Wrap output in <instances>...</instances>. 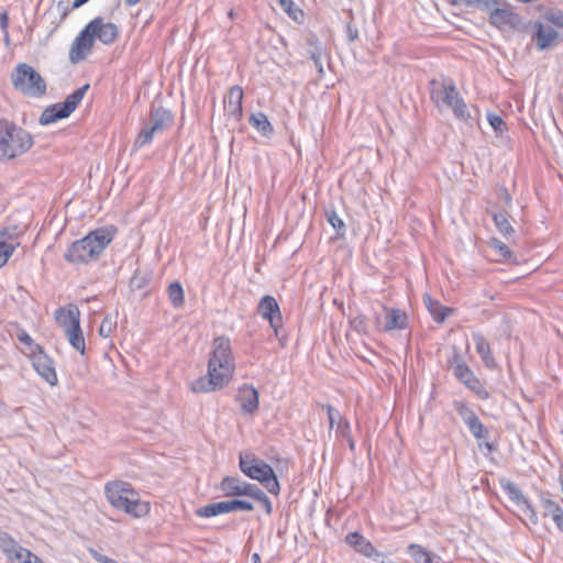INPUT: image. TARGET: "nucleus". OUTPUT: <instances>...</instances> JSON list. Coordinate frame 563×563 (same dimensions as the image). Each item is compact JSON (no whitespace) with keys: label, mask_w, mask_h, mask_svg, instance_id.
<instances>
[{"label":"nucleus","mask_w":563,"mask_h":563,"mask_svg":"<svg viewBox=\"0 0 563 563\" xmlns=\"http://www.w3.org/2000/svg\"><path fill=\"white\" fill-rule=\"evenodd\" d=\"M113 233L107 228L97 229L85 238L75 241L67 250L64 258L71 264L89 263L99 257L112 241Z\"/></svg>","instance_id":"f03ea898"},{"label":"nucleus","mask_w":563,"mask_h":563,"mask_svg":"<svg viewBox=\"0 0 563 563\" xmlns=\"http://www.w3.org/2000/svg\"><path fill=\"white\" fill-rule=\"evenodd\" d=\"M426 563H442L440 556H426Z\"/></svg>","instance_id":"e2e57ef3"},{"label":"nucleus","mask_w":563,"mask_h":563,"mask_svg":"<svg viewBox=\"0 0 563 563\" xmlns=\"http://www.w3.org/2000/svg\"><path fill=\"white\" fill-rule=\"evenodd\" d=\"M552 520L554 521L556 528L563 532V510L560 514H556Z\"/></svg>","instance_id":"052dcab7"},{"label":"nucleus","mask_w":563,"mask_h":563,"mask_svg":"<svg viewBox=\"0 0 563 563\" xmlns=\"http://www.w3.org/2000/svg\"><path fill=\"white\" fill-rule=\"evenodd\" d=\"M463 2L467 7H475L482 11H488L489 13L497 4H500V0H463Z\"/></svg>","instance_id":"ea45409f"},{"label":"nucleus","mask_w":563,"mask_h":563,"mask_svg":"<svg viewBox=\"0 0 563 563\" xmlns=\"http://www.w3.org/2000/svg\"><path fill=\"white\" fill-rule=\"evenodd\" d=\"M489 23L501 32H523L526 24L522 16L505 0H500L489 14Z\"/></svg>","instance_id":"0eeeda50"},{"label":"nucleus","mask_w":563,"mask_h":563,"mask_svg":"<svg viewBox=\"0 0 563 563\" xmlns=\"http://www.w3.org/2000/svg\"><path fill=\"white\" fill-rule=\"evenodd\" d=\"M139 2H140V0H125V4H126L128 7H133V5H135L136 3H139Z\"/></svg>","instance_id":"338daca9"},{"label":"nucleus","mask_w":563,"mask_h":563,"mask_svg":"<svg viewBox=\"0 0 563 563\" xmlns=\"http://www.w3.org/2000/svg\"><path fill=\"white\" fill-rule=\"evenodd\" d=\"M243 89L241 86H232L229 90L228 97L224 98V107L229 117L239 121L243 115Z\"/></svg>","instance_id":"aec40b11"},{"label":"nucleus","mask_w":563,"mask_h":563,"mask_svg":"<svg viewBox=\"0 0 563 563\" xmlns=\"http://www.w3.org/2000/svg\"><path fill=\"white\" fill-rule=\"evenodd\" d=\"M14 249V245L10 243L0 242V268L8 262Z\"/></svg>","instance_id":"8fccbe9b"},{"label":"nucleus","mask_w":563,"mask_h":563,"mask_svg":"<svg viewBox=\"0 0 563 563\" xmlns=\"http://www.w3.org/2000/svg\"><path fill=\"white\" fill-rule=\"evenodd\" d=\"M235 369L231 342L227 336H217L212 341V351L208 361V373L190 383L194 393H209L223 388L231 380Z\"/></svg>","instance_id":"f257e3e1"},{"label":"nucleus","mask_w":563,"mask_h":563,"mask_svg":"<svg viewBox=\"0 0 563 563\" xmlns=\"http://www.w3.org/2000/svg\"><path fill=\"white\" fill-rule=\"evenodd\" d=\"M537 47L540 51L553 47L559 42L558 31L550 24L544 22H536V33L532 36Z\"/></svg>","instance_id":"f3484780"},{"label":"nucleus","mask_w":563,"mask_h":563,"mask_svg":"<svg viewBox=\"0 0 563 563\" xmlns=\"http://www.w3.org/2000/svg\"><path fill=\"white\" fill-rule=\"evenodd\" d=\"M1 548L7 554L8 559L13 563H23L25 558L30 556V550L21 547L11 538L2 539Z\"/></svg>","instance_id":"b1692460"},{"label":"nucleus","mask_w":563,"mask_h":563,"mask_svg":"<svg viewBox=\"0 0 563 563\" xmlns=\"http://www.w3.org/2000/svg\"><path fill=\"white\" fill-rule=\"evenodd\" d=\"M283 10L294 21H300L303 18V11L295 5L292 0H278Z\"/></svg>","instance_id":"e433bc0d"},{"label":"nucleus","mask_w":563,"mask_h":563,"mask_svg":"<svg viewBox=\"0 0 563 563\" xmlns=\"http://www.w3.org/2000/svg\"><path fill=\"white\" fill-rule=\"evenodd\" d=\"M454 410L462 418L464 423L471 419L474 415H476L466 404L462 401H454L453 404Z\"/></svg>","instance_id":"de8ad7c7"},{"label":"nucleus","mask_w":563,"mask_h":563,"mask_svg":"<svg viewBox=\"0 0 563 563\" xmlns=\"http://www.w3.org/2000/svg\"><path fill=\"white\" fill-rule=\"evenodd\" d=\"M499 484L503 490L508 495L509 499L521 509L531 523L538 525L539 518L537 511L532 504L525 497L520 488L508 478H500Z\"/></svg>","instance_id":"9d476101"},{"label":"nucleus","mask_w":563,"mask_h":563,"mask_svg":"<svg viewBox=\"0 0 563 563\" xmlns=\"http://www.w3.org/2000/svg\"><path fill=\"white\" fill-rule=\"evenodd\" d=\"M490 246L493 247V250H495L497 252V254L505 258V260H510L512 257V252L510 251V249L505 244L503 243L501 241L497 240V239H493L490 241Z\"/></svg>","instance_id":"a18cd8bd"},{"label":"nucleus","mask_w":563,"mask_h":563,"mask_svg":"<svg viewBox=\"0 0 563 563\" xmlns=\"http://www.w3.org/2000/svg\"><path fill=\"white\" fill-rule=\"evenodd\" d=\"M263 460L257 459L253 453L242 452L239 456V467L241 472L244 474L247 467L256 466Z\"/></svg>","instance_id":"4c0bfd02"},{"label":"nucleus","mask_w":563,"mask_h":563,"mask_svg":"<svg viewBox=\"0 0 563 563\" xmlns=\"http://www.w3.org/2000/svg\"><path fill=\"white\" fill-rule=\"evenodd\" d=\"M252 560H253L254 563H258L261 561L260 554L258 553H254L252 555Z\"/></svg>","instance_id":"774afa93"},{"label":"nucleus","mask_w":563,"mask_h":563,"mask_svg":"<svg viewBox=\"0 0 563 563\" xmlns=\"http://www.w3.org/2000/svg\"><path fill=\"white\" fill-rule=\"evenodd\" d=\"M473 340L475 343L476 351L481 356L482 361L484 362V364L488 368H494L496 366V362L492 354L490 344L488 340L479 333L473 334Z\"/></svg>","instance_id":"a878e982"},{"label":"nucleus","mask_w":563,"mask_h":563,"mask_svg":"<svg viewBox=\"0 0 563 563\" xmlns=\"http://www.w3.org/2000/svg\"><path fill=\"white\" fill-rule=\"evenodd\" d=\"M493 220H494L496 228L504 236L507 238L514 233V228L511 227V224L508 220L507 212H505V211L494 212Z\"/></svg>","instance_id":"c756f323"},{"label":"nucleus","mask_w":563,"mask_h":563,"mask_svg":"<svg viewBox=\"0 0 563 563\" xmlns=\"http://www.w3.org/2000/svg\"><path fill=\"white\" fill-rule=\"evenodd\" d=\"M238 400L243 412L253 413L258 408V391L253 386L244 385L239 389Z\"/></svg>","instance_id":"4be33fe9"},{"label":"nucleus","mask_w":563,"mask_h":563,"mask_svg":"<svg viewBox=\"0 0 563 563\" xmlns=\"http://www.w3.org/2000/svg\"><path fill=\"white\" fill-rule=\"evenodd\" d=\"M89 0H74L73 2V8L74 9H77L81 5H84L85 3H87Z\"/></svg>","instance_id":"69168bd1"},{"label":"nucleus","mask_w":563,"mask_h":563,"mask_svg":"<svg viewBox=\"0 0 563 563\" xmlns=\"http://www.w3.org/2000/svg\"><path fill=\"white\" fill-rule=\"evenodd\" d=\"M167 294L175 308H180L184 305V289L180 283H172L167 288Z\"/></svg>","instance_id":"473e14b6"},{"label":"nucleus","mask_w":563,"mask_h":563,"mask_svg":"<svg viewBox=\"0 0 563 563\" xmlns=\"http://www.w3.org/2000/svg\"><path fill=\"white\" fill-rule=\"evenodd\" d=\"M92 556L99 562V563H118L117 561L106 556V555H102V554H99L98 552L96 551H92Z\"/></svg>","instance_id":"bf43d9fd"},{"label":"nucleus","mask_w":563,"mask_h":563,"mask_svg":"<svg viewBox=\"0 0 563 563\" xmlns=\"http://www.w3.org/2000/svg\"><path fill=\"white\" fill-rule=\"evenodd\" d=\"M263 495H265V493L257 485L247 483L243 496L251 497L258 501Z\"/></svg>","instance_id":"3c124183"},{"label":"nucleus","mask_w":563,"mask_h":563,"mask_svg":"<svg viewBox=\"0 0 563 563\" xmlns=\"http://www.w3.org/2000/svg\"><path fill=\"white\" fill-rule=\"evenodd\" d=\"M352 327L358 331L364 332L365 331V317L364 316H357L351 321Z\"/></svg>","instance_id":"5fc2aeb1"},{"label":"nucleus","mask_w":563,"mask_h":563,"mask_svg":"<svg viewBox=\"0 0 563 563\" xmlns=\"http://www.w3.org/2000/svg\"><path fill=\"white\" fill-rule=\"evenodd\" d=\"M450 108L452 109L454 115L461 121L467 122L471 118L466 103L461 96L460 98L455 99L454 103Z\"/></svg>","instance_id":"c9c22d12"},{"label":"nucleus","mask_w":563,"mask_h":563,"mask_svg":"<svg viewBox=\"0 0 563 563\" xmlns=\"http://www.w3.org/2000/svg\"><path fill=\"white\" fill-rule=\"evenodd\" d=\"M23 563H44V562L37 555H35L34 553L30 552V556L25 558Z\"/></svg>","instance_id":"680f3d73"},{"label":"nucleus","mask_w":563,"mask_h":563,"mask_svg":"<svg viewBox=\"0 0 563 563\" xmlns=\"http://www.w3.org/2000/svg\"><path fill=\"white\" fill-rule=\"evenodd\" d=\"M247 483L236 476H225L219 487L225 497H241L244 495Z\"/></svg>","instance_id":"393cba45"},{"label":"nucleus","mask_w":563,"mask_h":563,"mask_svg":"<svg viewBox=\"0 0 563 563\" xmlns=\"http://www.w3.org/2000/svg\"><path fill=\"white\" fill-rule=\"evenodd\" d=\"M322 408L327 411L330 429H333L335 423L338 424L341 421H346L333 406L322 405Z\"/></svg>","instance_id":"49530a36"},{"label":"nucleus","mask_w":563,"mask_h":563,"mask_svg":"<svg viewBox=\"0 0 563 563\" xmlns=\"http://www.w3.org/2000/svg\"><path fill=\"white\" fill-rule=\"evenodd\" d=\"M249 122L263 136H269L274 132V128L264 112L252 113Z\"/></svg>","instance_id":"cd10ccee"},{"label":"nucleus","mask_w":563,"mask_h":563,"mask_svg":"<svg viewBox=\"0 0 563 563\" xmlns=\"http://www.w3.org/2000/svg\"><path fill=\"white\" fill-rule=\"evenodd\" d=\"M487 120L496 133L503 134L505 131H507V124L500 115L496 113H488Z\"/></svg>","instance_id":"c03bdc74"},{"label":"nucleus","mask_w":563,"mask_h":563,"mask_svg":"<svg viewBox=\"0 0 563 563\" xmlns=\"http://www.w3.org/2000/svg\"><path fill=\"white\" fill-rule=\"evenodd\" d=\"M108 501L117 509L123 510L136 518L150 511L148 504L139 499L137 493L131 484L122 481L110 482L104 486Z\"/></svg>","instance_id":"7ed1b4c3"},{"label":"nucleus","mask_w":563,"mask_h":563,"mask_svg":"<svg viewBox=\"0 0 563 563\" xmlns=\"http://www.w3.org/2000/svg\"><path fill=\"white\" fill-rule=\"evenodd\" d=\"M8 26H9V15H8V13L5 11H3L0 14V27L3 31V33H4V40L7 42L9 41Z\"/></svg>","instance_id":"864d4df0"},{"label":"nucleus","mask_w":563,"mask_h":563,"mask_svg":"<svg viewBox=\"0 0 563 563\" xmlns=\"http://www.w3.org/2000/svg\"><path fill=\"white\" fill-rule=\"evenodd\" d=\"M18 340H19L21 343H23V344H25V345H27V346H34V349H33V350H35V352L37 351V350L35 349V345H36V344H34V341L32 340V338H31V336H30L25 331H22L21 333H19V334H18Z\"/></svg>","instance_id":"6e6d98bb"},{"label":"nucleus","mask_w":563,"mask_h":563,"mask_svg":"<svg viewBox=\"0 0 563 563\" xmlns=\"http://www.w3.org/2000/svg\"><path fill=\"white\" fill-rule=\"evenodd\" d=\"M10 78L14 89L24 96L41 98L46 93L47 87L44 78L29 64H18Z\"/></svg>","instance_id":"39448f33"},{"label":"nucleus","mask_w":563,"mask_h":563,"mask_svg":"<svg viewBox=\"0 0 563 563\" xmlns=\"http://www.w3.org/2000/svg\"><path fill=\"white\" fill-rule=\"evenodd\" d=\"M95 24V38H98L101 43L110 45L114 43L119 36V27L112 22H104L102 18L97 16L89 22Z\"/></svg>","instance_id":"a211bd4d"},{"label":"nucleus","mask_w":563,"mask_h":563,"mask_svg":"<svg viewBox=\"0 0 563 563\" xmlns=\"http://www.w3.org/2000/svg\"><path fill=\"white\" fill-rule=\"evenodd\" d=\"M258 501L262 504V506H263V508H264V510H265V512H266L267 515H271V514L273 512V505H272V501H271V499L267 497V495H266V494H265V495H263V497H262Z\"/></svg>","instance_id":"4d7b16f0"},{"label":"nucleus","mask_w":563,"mask_h":563,"mask_svg":"<svg viewBox=\"0 0 563 563\" xmlns=\"http://www.w3.org/2000/svg\"><path fill=\"white\" fill-rule=\"evenodd\" d=\"M155 134H157V133L146 123L144 125V128L140 131V133L137 134V136L134 141V147L141 148V147L150 144Z\"/></svg>","instance_id":"f704fd0d"},{"label":"nucleus","mask_w":563,"mask_h":563,"mask_svg":"<svg viewBox=\"0 0 563 563\" xmlns=\"http://www.w3.org/2000/svg\"><path fill=\"white\" fill-rule=\"evenodd\" d=\"M424 305L437 323H442L445 318L452 312L451 308L444 307L440 301L433 299L430 295L423 296Z\"/></svg>","instance_id":"bb28decb"},{"label":"nucleus","mask_w":563,"mask_h":563,"mask_svg":"<svg viewBox=\"0 0 563 563\" xmlns=\"http://www.w3.org/2000/svg\"><path fill=\"white\" fill-rule=\"evenodd\" d=\"M544 23L550 24L553 27L556 26L559 29H563V11L560 9H552L548 11L544 16Z\"/></svg>","instance_id":"58836bf2"},{"label":"nucleus","mask_w":563,"mask_h":563,"mask_svg":"<svg viewBox=\"0 0 563 563\" xmlns=\"http://www.w3.org/2000/svg\"><path fill=\"white\" fill-rule=\"evenodd\" d=\"M345 542L360 554L372 558L377 563H385V556L377 552L373 544L358 532H351L345 537Z\"/></svg>","instance_id":"dca6fc26"},{"label":"nucleus","mask_w":563,"mask_h":563,"mask_svg":"<svg viewBox=\"0 0 563 563\" xmlns=\"http://www.w3.org/2000/svg\"><path fill=\"white\" fill-rule=\"evenodd\" d=\"M55 319L65 332H68L80 325V311L75 305H69L67 308L60 307L55 311Z\"/></svg>","instance_id":"412c9836"},{"label":"nucleus","mask_w":563,"mask_h":563,"mask_svg":"<svg viewBox=\"0 0 563 563\" xmlns=\"http://www.w3.org/2000/svg\"><path fill=\"white\" fill-rule=\"evenodd\" d=\"M88 89L89 84H86L67 96L63 102L47 107L40 117V124L48 125L58 120L68 118L81 102Z\"/></svg>","instance_id":"423d86ee"},{"label":"nucleus","mask_w":563,"mask_h":563,"mask_svg":"<svg viewBox=\"0 0 563 563\" xmlns=\"http://www.w3.org/2000/svg\"><path fill=\"white\" fill-rule=\"evenodd\" d=\"M117 328V320L111 316H106L100 324L99 334L102 338H109Z\"/></svg>","instance_id":"a19ab883"},{"label":"nucleus","mask_w":563,"mask_h":563,"mask_svg":"<svg viewBox=\"0 0 563 563\" xmlns=\"http://www.w3.org/2000/svg\"><path fill=\"white\" fill-rule=\"evenodd\" d=\"M254 509L252 503L243 499H230L218 503H212L196 509V516L210 518L221 514H227L235 510L251 511Z\"/></svg>","instance_id":"1a4fd4ad"},{"label":"nucleus","mask_w":563,"mask_h":563,"mask_svg":"<svg viewBox=\"0 0 563 563\" xmlns=\"http://www.w3.org/2000/svg\"><path fill=\"white\" fill-rule=\"evenodd\" d=\"M258 313L268 320L274 329L275 335L279 336V328H282V313L276 299L269 295L264 296L258 303Z\"/></svg>","instance_id":"4468645a"},{"label":"nucleus","mask_w":563,"mask_h":563,"mask_svg":"<svg viewBox=\"0 0 563 563\" xmlns=\"http://www.w3.org/2000/svg\"><path fill=\"white\" fill-rule=\"evenodd\" d=\"M386 311L385 314V324L383 327V330L386 332L393 331V330H405L408 325V317L406 312H404L400 309L396 308H384Z\"/></svg>","instance_id":"5701e85b"},{"label":"nucleus","mask_w":563,"mask_h":563,"mask_svg":"<svg viewBox=\"0 0 563 563\" xmlns=\"http://www.w3.org/2000/svg\"><path fill=\"white\" fill-rule=\"evenodd\" d=\"M482 446H485L488 452L495 451V446L488 441H485L484 443H479V448H482Z\"/></svg>","instance_id":"0e129e2a"},{"label":"nucleus","mask_w":563,"mask_h":563,"mask_svg":"<svg viewBox=\"0 0 563 563\" xmlns=\"http://www.w3.org/2000/svg\"><path fill=\"white\" fill-rule=\"evenodd\" d=\"M33 136L8 120H0V159L14 158L33 146Z\"/></svg>","instance_id":"20e7f679"},{"label":"nucleus","mask_w":563,"mask_h":563,"mask_svg":"<svg viewBox=\"0 0 563 563\" xmlns=\"http://www.w3.org/2000/svg\"><path fill=\"white\" fill-rule=\"evenodd\" d=\"M409 550L411 552V555L418 562L423 560V562L426 563V556H431L422 547L418 544H411L409 547Z\"/></svg>","instance_id":"603ef678"},{"label":"nucleus","mask_w":563,"mask_h":563,"mask_svg":"<svg viewBox=\"0 0 563 563\" xmlns=\"http://www.w3.org/2000/svg\"><path fill=\"white\" fill-rule=\"evenodd\" d=\"M336 432L342 437L344 438L347 443H349V448L354 451L355 450V442L352 438V434H351V426H350V422L349 421H341L338 423L336 426Z\"/></svg>","instance_id":"79ce46f5"},{"label":"nucleus","mask_w":563,"mask_h":563,"mask_svg":"<svg viewBox=\"0 0 563 563\" xmlns=\"http://www.w3.org/2000/svg\"><path fill=\"white\" fill-rule=\"evenodd\" d=\"M347 37L351 42L355 41L358 37V31L351 23L346 25Z\"/></svg>","instance_id":"13d9d810"},{"label":"nucleus","mask_w":563,"mask_h":563,"mask_svg":"<svg viewBox=\"0 0 563 563\" xmlns=\"http://www.w3.org/2000/svg\"><path fill=\"white\" fill-rule=\"evenodd\" d=\"M540 505L542 507L544 517L553 518L556 516V514L563 511L561 506L549 497L548 493H542L540 495Z\"/></svg>","instance_id":"7c9ffc66"},{"label":"nucleus","mask_w":563,"mask_h":563,"mask_svg":"<svg viewBox=\"0 0 563 563\" xmlns=\"http://www.w3.org/2000/svg\"><path fill=\"white\" fill-rule=\"evenodd\" d=\"M35 350H32V364L36 373L45 379L51 386L56 385L57 375L54 368V362L48 357L40 345H35Z\"/></svg>","instance_id":"ddd939ff"},{"label":"nucleus","mask_w":563,"mask_h":563,"mask_svg":"<svg viewBox=\"0 0 563 563\" xmlns=\"http://www.w3.org/2000/svg\"><path fill=\"white\" fill-rule=\"evenodd\" d=\"M325 218L331 227L335 230L338 238H343L345 234V224L334 210H327Z\"/></svg>","instance_id":"72a5a7b5"},{"label":"nucleus","mask_w":563,"mask_h":563,"mask_svg":"<svg viewBox=\"0 0 563 563\" xmlns=\"http://www.w3.org/2000/svg\"><path fill=\"white\" fill-rule=\"evenodd\" d=\"M66 335L68 338L69 343L71 346L78 351L81 355L85 354L86 345H85V339L80 329V325H78V329L74 328L66 332Z\"/></svg>","instance_id":"2f4dec72"},{"label":"nucleus","mask_w":563,"mask_h":563,"mask_svg":"<svg viewBox=\"0 0 563 563\" xmlns=\"http://www.w3.org/2000/svg\"><path fill=\"white\" fill-rule=\"evenodd\" d=\"M306 45H307V54L309 57H312V54L314 53H323L324 48L322 44L320 43L319 38L314 34H309L306 37Z\"/></svg>","instance_id":"37998d69"},{"label":"nucleus","mask_w":563,"mask_h":563,"mask_svg":"<svg viewBox=\"0 0 563 563\" xmlns=\"http://www.w3.org/2000/svg\"><path fill=\"white\" fill-rule=\"evenodd\" d=\"M174 121L172 112L162 106H152L147 124L158 134L166 131Z\"/></svg>","instance_id":"6ab92c4d"},{"label":"nucleus","mask_w":563,"mask_h":563,"mask_svg":"<svg viewBox=\"0 0 563 563\" xmlns=\"http://www.w3.org/2000/svg\"><path fill=\"white\" fill-rule=\"evenodd\" d=\"M93 29L95 24L88 23L75 38L69 51V60L73 64L81 62L91 52L95 40Z\"/></svg>","instance_id":"f8f14e48"},{"label":"nucleus","mask_w":563,"mask_h":563,"mask_svg":"<svg viewBox=\"0 0 563 563\" xmlns=\"http://www.w3.org/2000/svg\"><path fill=\"white\" fill-rule=\"evenodd\" d=\"M310 59L313 62V65L317 68L320 77H322L324 74V64L328 63V57H327L325 52L318 53V54L314 53V54H312V57H310Z\"/></svg>","instance_id":"09e8293b"},{"label":"nucleus","mask_w":563,"mask_h":563,"mask_svg":"<svg viewBox=\"0 0 563 563\" xmlns=\"http://www.w3.org/2000/svg\"><path fill=\"white\" fill-rule=\"evenodd\" d=\"M450 364L453 367L454 376L470 388L479 399H488L489 393L483 386L481 380L474 375L472 369L464 363L462 356L459 353H454L450 360Z\"/></svg>","instance_id":"6e6552de"},{"label":"nucleus","mask_w":563,"mask_h":563,"mask_svg":"<svg viewBox=\"0 0 563 563\" xmlns=\"http://www.w3.org/2000/svg\"><path fill=\"white\" fill-rule=\"evenodd\" d=\"M465 424L475 439L486 440L488 438V430L484 427L477 415L468 419Z\"/></svg>","instance_id":"c85d7f7f"},{"label":"nucleus","mask_w":563,"mask_h":563,"mask_svg":"<svg viewBox=\"0 0 563 563\" xmlns=\"http://www.w3.org/2000/svg\"><path fill=\"white\" fill-rule=\"evenodd\" d=\"M430 84L432 86L430 91L431 100L438 106L444 104L450 108L454 103L455 99L461 96L453 82L440 84L433 79Z\"/></svg>","instance_id":"2eb2a0df"},{"label":"nucleus","mask_w":563,"mask_h":563,"mask_svg":"<svg viewBox=\"0 0 563 563\" xmlns=\"http://www.w3.org/2000/svg\"><path fill=\"white\" fill-rule=\"evenodd\" d=\"M244 475L258 481L273 495H278L280 492V485L274 470L264 461L256 466L247 467Z\"/></svg>","instance_id":"9b49d317"}]
</instances>
